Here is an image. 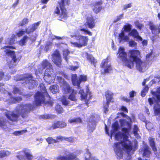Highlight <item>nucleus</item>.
<instances>
[{
  "label": "nucleus",
  "mask_w": 160,
  "mask_h": 160,
  "mask_svg": "<svg viewBox=\"0 0 160 160\" xmlns=\"http://www.w3.org/2000/svg\"><path fill=\"white\" fill-rule=\"evenodd\" d=\"M136 26L137 28L141 30L143 27V24L139 23V22H138L136 24Z\"/></svg>",
  "instance_id": "64"
},
{
  "label": "nucleus",
  "mask_w": 160,
  "mask_h": 160,
  "mask_svg": "<svg viewBox=\"0 0 160 160\" xmlns=\"http://www.w3.org/2000/svg\"><path fill=\"white\" fill-rule=\"evenodd\" d=\"M156 93L160 94V87L157 89L156 92H153L152 93L153 95L156 97L157 101L160 102V95L157 94Z\"/></svg>",
  "instance_id": "31"
},
{
  "label": "nucleus",
  "mask_w": 160,
  "mask_h": 160,
  "mask_svg": "<svg viewBox=\"0 0 160 160\" xmlns=\"http://www.w3.org/2000/svg\"><path fill=\"white\" fill-rule=\"evenodd\" d=\"M29 37L26 35L24 36L19 41V44L21 46L25 45Z\"/></svg>",
  "instance_id": "30"
},
{
  "label": "nucleus",
  "mask_w": 160,
  "mask_h": 160,
  "mask_svg": "<svg viewBox=\"0 0 160 160\" xmlns=\"http://www.w3.org/2000/svg\"><path fill=\"white\" fill-rule=\"evenodd\" d=\"M132 27V25L129 24L124 25L123 28L124 32H130L131 30Z\"/></svg>",
  "instance_id": "35"
},
{
  "label": "nucleus",
  "mask_w": 160,
  "mask_h": 160,
  "mask_svg": "<svg viewBox=\"0 0 160 160\" xmlns=\"http://www.w3.org/2000/svg\"><path fill=\"white\" fill-rule=\"evenodd\" d=\"M70 52L68 49H65L63 51V55L64 56L65 59L67 60V57L68 55L70 54Z\"/></svg>",
  "instance_id": "51"
},
{
  "label": "nucleus",
  "mask_w": 160,
  "mask_h": 160,
  "mask_svg": "<svg viewBox=\"0 0 160 160\" xmlns=\"http://www.w3.org/2000/svg\"><path fill=\"white\" fill-rule=\"evenodd\" d=\"M19 108L21 109L20 115L23 118H26L28 116V114L32 110L34 107L31 103L20 105Z\"/></svg>",
  "instance_id": "6"
},
{
  "label": "nucleus",
  "mask_w": 160,
  "mask_h": 160,
  "mask_svg": "<svg viewBox=\"0 0 160 160\" xmlns=\"http://www.w3.org/2000/svg\"><path fill=\"white\" fill-rule=\"evenodd\" d=\"M18 79L20 81H24L26 83H29L32 88L38 85L37 81L33 78L32 74L31 73H26L20 75Z\"/></svg>",
  "instance_id": "5"
},
{
  "label": "nucleus",
  "mask_w": 160,
  "mask_h": 160,
  "mask_svg": "<svg viewBox=\"0 0 160 160\" xmlns=\"http://www.w3.org/2000/svg\"><path fill=\"white\" fill-rule=\"evenodd\" d=\"M122 146L123 150L128 154L129 153L133 148L132 144L131 142H129L128 143L123 142Z\"/></svg>",
  "instance_id": "18"
},
{
  "label": "nucleus",
  "mask_w": 160,
  "mask_h": 160,
  "mask_svg": "<svg viewBox=\"0 0 160 160\" xmlns=\"http://www.w3.org/2000/svg\"><path fill=\"white\" fill-rule=\"evenodd\" d=\"M87 21L85 25L91 29L94 28L95 26V19L93 17H88L86 18Z\"/></svg>",
  "instance_id": "19"
},
{
  "label": "nucleus",
  "mask_w": 160,
  "mask_h": 160,
  "mask_svg": "<svg viewBox=\"0 0 160 160\" xmlns=\"http://www.w3.org/2000/svg\"><path fill=\"white\" fill-rule=\"evenodd\" d=\"M8 121L6 119L2 120L0 118V127L3 128L6 126V123Z\"/></svg>",
  "instance_id": "46"
},
{
  "label": "nucleus",
  "mask_w": 160,
  "mask_h": 160,
  "mask_svg": "<svg viewBox=\"0 0 160 160\" xmlns=\"http://www.w3.org/2000/svg\"><path fill=\"white\" fill-rule=\"evenodd\" d=\"M87 80V77L85 75H81L79 76L78 80L77 79L76 74H73L72 75V81L74 86H77L78 88H80V85L81 82H85Z\"/></svg>",
  "instance_id": "7"
},
{
  "label": "nucleus",
  "mask_w": 160,
  "mask_h": 160,
  "mask_svg": "<svg viewBox=\"0 0 160 160\" xmlns=\"http://www.w3.org/2000/svg\"><path fill=\"white\" fill-rule=\"evenodd\" d=\"M58 3L59 6L56 7L53 13L59 16V20L63 21L68 17V12L65 6L69 5L70 1V0H61L58 2Z\"/></svg>",
  "instance_id": "2"
},
{
  "label": "nucleus",
  "mask_w": 160,
  "mask_h": 160,
  "mask_svg": "<svg viewBox=\"0 0 160 160\" xmlns=\"http://www.w3.org/2000/svg\"><path fill=\"white\" fill-rule=\"evenodd\" d=\"M85 155V160H89L91 158V154L88 151L86 152Z\"/></svg>",
  "instance_id": "48"
},
{
  "label": "nucleus",
  "mask_w": 160,
  "mask_h": 160,
  "mask_svg": "<svg viewBox=\"0 0 160 160\" xmlns=\"http://www.w3.org/2000/svg\"><path fill=\"white\" fill-rule=\"evenodd\" d=\"M120 110L125 113H127L128 112L127 108L124 106H121V108H120Z\"/></svg>",
  "instance_id": "60"
},
{
  "label": "nucleus",
  "mask_w": 160,
  "mask_h": 160,
  "mask_svg": "<svg viewBox=\"0 0 160 160\" xmlns=\"http://www.w3.org/2000/svg\"><path fill=\"white\" fill-rule=\"evenodd\" d=\"M129 98H133L136 95V92L134 90H132L129 92Z\"/></svg>",
  "instance_id": "59"
},
{
  "label": "nucleus",
  "mask_w": 160,
  "mask_h": 160,
  "mask_svg": "<svg viewBox=\"0 0 160 160\" xmlns=\"http://www.w3.org/2000/svg\"><path fill=\"white\" fill-rule=\"evenodd\" d=\"M14 41L15 40L14 38H11L9 39V41H8V42L7 44L10 45H12L14 44Z\"/></svg>",
  "instance_id": "63"
},
{
  "label": "nucleus",
  "mask_w": 160,
  "mask_h": 160,
  "mask_svg": "<svg viewBox=\"0 0 160 160\" xmlns=\"http://www.w3.org/2000/svg\"><path fill=\"white\" fill-rule=\"evenodd\" d=\"M129 59L127 58V53L124 48L120 47L118 49V58L130 69L132 68L134 62L136 63V69L140 72H142L143 67H146L144 63L141 59L140 52L138 50L132 49L128 52Z\"/></svg>",
  "instance_id": "1"
},
{
  "label": "nucleus",
  "mask_w": 160,
  "mask_h": 160,
  "mask_svg": "<svg viewBox=\"0 0 160 160\" xmlns=\"http://www.w3.org/2000/svg\"><path fill=\"white\" fill-rule=\"evenodd\" d=\"M131 129L127 128H122V131L123 133H122V135L123 136H126V134L128 133L131 130Z\"/></svg>",
  "instance_id": "45"
},
{
  "label": "nucleus",
  "mask_w": 160,
  "mask_h": 160,
  "mask_svg": "<svg viewBox=\"0 0 160 160\" xmlns=\"http://www.w3.org/2000/svg\"><path fill=\"white\" fill-rule=\"evenodd\" d=\"M61 101L62 104L65 106L68 105L69 102L67 100L65 96H64L62 97Z\"/></svg>",
  "instance_id": "50"
},
{
  "label": "nucleus",
  "mask_w": 160,
  "mask_h": 160,
  "mask_svg": "<svg viewBox=\"0 0 160 160\" xmlns=\"http://www.w3.org/2000/svg\"><path fill=\"white\" fill-rule=\"evenodd\" d=\"M74 138L72 137L66 138L64 137V140H66L70 142H74Z\"/></svg>",
  "instance_id": "58"
},
{
  "label": "nucleus",
  "mask_w": 160,
  "mask_h": 160,
  "mask_svg": "<svg viewBox=\"0 0 160 160\" xmlns=\"http://www.w3.org/2000/svg\"><path fill=\"white\" fill-rule=\"evenodd\" d=\"M11 99L12 102L13 103H16L22 100V98L20 97H12Z\"/></svg>",
  "instance_id": "43"
},
{
  "label": "nucleus",
  "mask_w": 160,
  "mask_h": 160,
  "mask_svg": "<svg viewBox=\"0 0 160 160\" xmlns=\"http://www.w3.org/2000/svg\"><path fill=\"white\" fill-rule=\"evenodd\" d=\"M129 46L131 47H136L137 45V43L134 41L131 40L129 41Z\"/></svg>",
  "instance_id": "55"
},
{
  "label": "nucleus",
  "mask_w": 160,
  "mask_h": 160,
  "mask_svg": "<svg viewBox=\"0 0 160 160\" xmlns=\"http://www.w3.org/2000/svg\"><path fill=\"white\" fill-rule=\"evenodd\" d=\"M7 48L13 49H15V47L12 46H6L3 47L2 49H5L4 51L6 54L10 55L12 58L11 61L8 64V66L10 68H12L15 66L22 58L21 55L16 56L15 54V52L13 51H11L10 50L6 49Z\"/></svg>",
  "instance_id": "4"
},
{
  "label": "nucleus",
  "mask_w": 160,
  "mask_h": 160,
  "mask_svg": "<svg viewBox=\"0 0 160 160\" xmlns=\"http://www.w3.org/2000/svg\"><path fill=\"white\" fill-rule=\"evenodd\" d=\"M7 156L6 151L4 150L0 151V158H2Z\"/></svg>",
  "instance_id": "57"
},
{
  "label": "nucleus",
  "mask_w": 160,
  "mask_h": 160,
  "mask_svg": "<svg viewBox=\"0 0 160 160\" xmlns=\"http://www.w3.org/2000/svg\"><path fill=\"white\" fill-rule=\"evenodd\" d=\"M55 109L56 112L58 113H62L64 112V110L62 107L59 105H57L55 107Z\"/></svg>",
  "instance_id": "33"
},
{
  "label": "nucleus",
  "mask_w": 160,
  "mask_h": 160,
  "mask_svg": "<svg viewBox=\"0 0 160 160\" xmlns=\"http://www.w3.org/2000/svg\"><path fill=\"white\" fill-rule=\"evenodd\" d=\"M149 29L151 30L152 33H154L158 30L156 26L151 22H149Z\"/></svg>",
  "instance_id": "32"
},
{
  "label": "nucleus",
  "mask_w": 160,
  "mask_h": 160,
  "mask_svg": "<svg viewBox=\"0 0 160 160\" xmlns=\"http://www.w3.org/2000/svg\"><path fill=\"white\" fill-rule=\"evenodd\" d=\"M21 152L22 151L18 153V154L17 156V157L19 160H25V155L21 154Z\"/></svg>",
  "instance_id": "52"
},
{
  "label": "nucleus",
  "mask_w": 160,
  "mask_h": 160,
  "mask_svg": "<svg viewBox=\"0 0 160 160\" xmlns=\"http://www.w3.org/2000/svg\"><path fill=\"white\" fill-rule=\"evenodd\" d=\"M25 155L27 160H32L33 158V155L31 154L29 150L26 149H23L22 151Z\"/></svg>",
  "instance_id": "24"
},
{
  "label": "nucleus",
  "mask_w": 160,
  "mask_h": 160,
  "mask_svg": "<svg viewBox=\"0 0 160 160\" xmlns=\"http://www.w3.org/2000/svg\"><path fill=\"white\" fill-rule=\"evenodd\" d=\"M79 93L81 95V100H85V104L87 105H88V102L92 97L91 93L89 92H87L85 94L83 89H80L79 92Z\"/></svg>",
  "instance_id": "14"
},
{
  "label": "nucleus",
  "mask_w": 160,
  "mask_h": 160,
  "mask_svg": "<svg viewBox=\"0 0 160 160\" xmlns=\"http://www.w3.org/2000/svg\"><path fill=\"white\" fill-rule=\"evenodd\" d=\"M40 89L42 92L39 91H37L34 95V104L37 106L41 105L42 104H44L46 103L45 97L44 94H46L49 98L50 97L48 92L44 85L42 83L39 84Z\"/></svg>",
  "instance_id": "3"
},
{
  "label": "nucleus",
  "mask_w": 160,
  "mask_h": 160,
  "mask_svg": "<svg viewBox=\"0 0 160 160\" xmlns=\"http://www.w3.org/2000/svg\"><path fill=\"white\" fill-rule=\"evenodd\" d=\"M127 118L129 121H127L125 119H123L119 120V122H120L121 125L122 126H125V124L126 125L127 128L129 129H131L132 124V119L129 117L128 116Z\"/></svg>",
  "instance_id": "20"
},
{
  "label": "nucleus",
  "mask_w": 160,
  "mask_h": 160,
  "mask_svg": "<svg viewBox=\"0 0 160 160\" xmlns=\"http://www.w3.org/2000/svg\"><path fill=\"white\" fill-rule=\"evenodd\" d=\"M77 40L78 42H72L71 43L75 47L80 48L87 45L88 39V37L82 35H79Z\"/></svg>",
  "instance_id": "8"
},
{
  "label": "nucleus",
  "mask_w": 160,
  "mask_h": 160,
  "mask_svg": "<svg viewBox=\"0 0 160 160\" xmlns=\"http://www.w3.org/2000/svg\"><path fill=\"white\" fill-rule=\"evenodd\" d=\"M28 22V20L27 18H23L21 22L19 24V26H22L24 25L27 24Z\"/></svg>",
  "instance_id": "47"
},
{
  "label": "nucleus",
  "mask_w": 160,
  "mask_h": 160,
  "mask_svg": "<svg viewBox=\"0 0 160 160\" xmlns=\"http://www.w3.org/2000/svg\"><path fill=\"white\" fill-rule=\"evenodd\" d=\"M139 128L136 125H134L133 126V132L134 136H138L139 134L138 132L139 131Z\"/></svg>",
  "instance_id": "41"
},
{
  "label": "nucleus",
  "mask_w": 160,
  "mask_h": 160,
  "mask_svg": "<svg viewBox=\"0 0 160 160\" xmlns=\"http://www.w3.org/2000/svg\"><path fill=\"white\" fill-rule=\"evenodd\" d=\"M118 156V158L119 159L122 158L123 157V152L121 150H116L115 151Z\"/></svg>",
  "instance_id": "42"
},
{
  "label": "nucleus",
  "mask_w": 160,
  "mask_h": 160,
  "mask_svg": "<svg viewBox=\"0 0 160 160\" xmlns=\"http://www.w3.org/2000/svg\"><path fill=\"white\" fill-rule=\"evenodd\" d=\"M77 157L76 154L73 153H70L66 156H59L56 158V160H74Z\"/></svg>",
  "instance_id": "16"
},
{
  "label": "nucleus",
  "mask_w": 160,
  "mask_h": 160,
  "mask_svg": "<svg viewBox=\"0 0 160 160\" xmlns=\"http://www.w3.org/2000/svg\"><path fill=\"white\" fill-rule=\"evenodd\" d=\"M128 34L129 36L133 37L134 38H136L138 41H142V38L139 36L138 32L135 29H133Z\"/></svg>",
  "instance_id": "21"
},
{
  "label": "nucleus",
  "mask_w": 160,
  "mask_h": 160,
  "mask_svg": "<svg viewBox=\"0 0 160 160\" xmlns=\"http://www.w3.org/2000/svg\"><path fill=\"white\" fill-rule=\"evenodd\" d=\"M76 94V92L75 91H74V92L71 93L69 96L68 98L72 101H76L77 100L75 96V94Z\"/></svg>",
  "instance_id": "38"
},
{
  "label": "nucleus",
  "mask_w": 160,
  "mask_h": 160,
  "mask_svg": "<svg viewBox=\"0 0 160 160\" xmlns=\"http://www.w3.org/2000/svg\"><path fill=\"white\" fill-rule=\"evenodd\" d=\"M27 130H22L21 131H15L13 132V134L17 136L22 134L23 133L26 132Z\"/></svg>",
  "instance_id": "49"
},
{
  "label": "nucleus",
  "mask_w": 160,
  "mask_h": 160,
  "mask_svg": "<svg viewBox=\"0 0 160 160\" xmlns=\"http://www.w3.org/2000/svg\"><path fill=\"white\" fill-rule=\"evenodd\" d=\"M149 144L155 154L157 153V149L156 146V143L154 138H150L149 139Z\"/></svg>",
  "instance_id": "22"
},
{
  "label": "nucleus",
  "mask_w": 160,
  "mask_h": 160,
  "mask_svg": "<svg viewBox=\"0 0 160 160\" xmlns=\"http://www.w3.org/2000/svg\"><path fill=\"white\" fill-rule=\"evenodd\" d=\"M41 65L43 69H45L47 68L51 67L52 66L51 63L47 60H43Z\"/></svg>",
  "instance_id": "29"
},
{
  "label": "nucleus",
  "mask_w": 160,
  "mask_h": 160,
  "mask_svg": "<svg viewBox=\"0 0 160 160\" xmlns=\"http://www.w3.org/2000/svg\"><path fill=\"white\" fill-rule=\"evenodd\" d=\"M53 72V70L52 67L50 68H48L45 70L44 73V77L46 78L51 77Z\"/></svg>",
  "instance_id": "26"
},
{
  "label": "nucleus",
  "mask_w": 160,
  "mask_h": 160,
  "mask_svg": "<svg viewBox=\"0 0 160 160\" xmlns=\"http://www.w3.org/2000/svg\"><path fill=\"white\" fill-rule=\"evenodd\" d=\"M50 89L53 93H55L58 91V87L57 84L52 85L50 87Z\"/></svg>",
  "instance_id": "36"
},
{
  "label": "nucleus",
  "mask_w": 160,
  "mask_h": 160,
  "mask_svg": "<svg viewBox=\"0 0 160 160\" xmlns=\"http://www.w3.org/2000/svg\"><path fill=\"white\" fill-rule=\"evenodd\" d=\"M39 24V22L35 23L32 24L31 27H28V28H26L25 31L22 30H19L16 33V35L19 37H21L24 35L25 33L29 34L33 32L38 27Z\"/></svg>",
  "instance_id": "9"
},
{
  "label": "nucleus",
  "mask_w": 160,
  "mask_h": 160,
  "mask_svg": "<svg viewBox=\"0 0 160 160\" xmlns=\"http://www.w3.org/2000/svg\"><path fill=\"white\" fill-rule=\"evenodd\" d=\"M118 39L120 42L122 41L128 42L129 40V38L127 36H125L124 31H122L119 34Z\"/></svg>",
  "instance_id": "25"
},
{
  "label": "nucleus",
  "mask_w": 160,
  "mask_h": 160,
  "mask_svg": "<svg viewBox=\"0 0 160 160\" xmlns=\"http://www.w3.org/2000/svg\"><path fill=\"white\" fill-rule=\"evenodd\" d=\"M139 152L142 154V156L149 158L152 154V152L148 145L144 144L139 149Z\"/></svg>",
  "instance_id": "11"
},
{
  "label": "nucleus",
  "mask_w": 160,
  "mask_h": 160,
  "mask_svg": "<svg viewBox=\"0 0 160 160\" xmlns=\"http://www.w3.org/2000/svg\"><path fill=\"white\" fill-rule=\"evenodd\" d=\"M154 112L155 115H160V105L157 104L154 107Z\"/></svg>",
  "instance_id": "34"
},
{
  "label": "nucleus",
  "mask_w": 160,
  "mask_h": 160,
  "mask_svg": "<svg viewBox=\"0 0 160 160\" xmlns=\"http://www.w3.org/2000/svg\"><path fill=\"white\" fill-rule=\"evenodd\" d=\"M113 93L109 90L105 92V96L106 99V102L105 105H104L103 108L104 112H106L108 111V108L109 107V103L110 102H113Z\"/></svg>",
  "instance_id": "10"
},
{
  "label": "nucleus",
  "mask_w": 160,
  "mask_h": 160,
  "mask_svg": "<svg viewBox=\"0 0 160 160\" xmlns=\"http://www.w3.org/2000/svg\"><path fill=\"white\" fill-rule=\"evenodd\" d=\"M108 58L104 59L102 62L100 67L102 68H104L103 72H102V74H105L106 73H109L112 70V66L110 64L107 65L105 68V66L106 64H107L108 62Z\"/></svg>",
  "instance_id": "13"
},
{
  "label": "nucleus",
  "mask_w": 160,
  "mask_h": 160,
  "mask_svg": "<svg viewBox=\"0 0 160 160\" xmlns=\"http://www.w3.org/2000/svg\"><path fill=\"white\" fill-rule=\"evenodd\" d=\"M102 4V2L101 1L96 2L94 5V8L93 9V10L96 13H98L100 12L101 10V8L100 7L97 8V6H100Z\"/></svg>",
  "instance_id": "27"
},
{
  "label": "nucleus",
  "mask_w": 160,
  "mask_h": 160,
  "mask_svg": "<svg viewBox=\"0 0 160 160\" xmlns=\"http://www.w3.org/2000/svg\"><path fill=\"white\" fill-rule=\"evenodd\" d=\"M52 61L54 63L58 66H59L61 64V58L59 52L58 50H56L52 55Z\"/></svg>",
  "instance_id": "15"
},
{
  "label": "nucleus",
  "mask_w": 160,
  "mask_h": 160,
  "mask_svg": "<svg viewBox=\"0 0 160 160\" xmlns=\"http://www.w3.org/2000/svg\"><path fill=\"white\" fill-rule=\"evenodd\" d=\"M64 137H63L61 136H59L56 137V141H57V143L59 142L60 141L64 140Z\"/></svg>",
  "instance_id": "61"
},
{
  "label": "nucleus",
  "mask_w": 160,
  "mask_h": 160,
  "mask_svg": "<svg viewBox=\"0 0 160 160\" xmlns=\"http://www.w3.org/2000/svg\"><path fill=\"white\" fill-rule=\"evenodd\" d=\"M122 135V134L120 132L116 133L115 136V139L117 140H119L121 138Z\"/></svg>",
  "instance_id": "56"
},
{
  "label": "nucleus",
  "mask_w": 160,
  "mask_h": 160,
  "mask_svg": "<svg viewBox=\"0 0 160 160\" xmlns=\"http://www.w3.org/2000/svg\"><path fill=\"white\" fill-rule=\"evenodd\" d=\"M79 30L81 31L84 32L86 34H88L90 36L92 35V33L90 31H88V30L84 28H81L79 29Z\"/></svg>",
  "instance_id": "54"
},
{
  "label": "nucleus",
  "mask_w": 160,
  "mask_h": 160,
  "mask_svg": "<svg viewBox=\"0 0 160 160\" xmlns=\"http://www.w3.org/2000/svg\"><path fill=\"white\" fill-rule=\"evenodd\" d=\"M4 115L9 120L12 122H17L20 116L18 113H15L14 111H10L5 112Z\"/></svg>",
  "instance_id": "12"
},
{
  "label": "nucleus",
  "mask_w": 160,
  "mask_h": 160,
  "mask_svg": "<svg viewBox=\"0 0 160 160\" xmlns=\"http://www.w3.org/2000/svg\"><path fill=\"white\" fill-rule=\"evenodd\" d=\"M112 128L114 131H117L119 129V127L118 121L115 122L112 125Z\"/></svg>",
  "instance_id": "39"
},
{
  "label": "nucleus",
  "mask_w": 160,
  "mask_h": 160,
  "mask_svg": "<svg viewBox=\"0 0 160 160\" xmlns=\"http://www.w3.org/2000/svg\"><path fill=\"white\" fill-rule=\"evenodd\" d=\"M46 141L49 144L57 143V141L51 137H48L46 139Z\"/></svg>",
  "instance_id": "40"
},
{
  "label": "nucleus",
  "mask_w": 160,
  "mask_h": 160,
  "mask_svg": "<svg viewBox=\"0 0 160 160\" xmlns=\"http://www.w3.org/2000/svg\"><path fill=\"white\" fill-rule=\"evenodd\" d=\"M12 92L14 94H20L21 93L20 90L19 88L14 87L13 88Z\"/></svg>",
  "instance_id": "53"
},
{
  "label": "nucleus",
  "mask_w": 160,
  "mask_h": 160,
  "mask_svg": "<svg viewBox=\"0 0 160 160\" xmlns=\"http://www.w3.org/2000/svg\"><path fill=\"white\" fill-rule=\"evenodd\" d=\"M68 122L70 123H82V120L80 117H77L69 119Z\"/></svg>",
  "instance_id": "28"
},
{
  "label": "nucleus",
  "mask_w": 160,
  "mask_h": 160,
  "mask_svg": "<svg viewBox=\"0 0 160 160\" xmlns=\"http://www.w3.org/2000/svg\"><path fill=\"white\" fill-rule=\"evenodd\" d=\"M123 142L121 141L118 142H116L114 143L113 148L114 150L115 151L116 150H120L121 149V148L120 146V144H122Z\"/></svg>",
  "instance_id": "37"
},
{
  "label": "nucleus",
  "mask_w": 160,
  "mask_h": 160,
  "mask_svg": "<svg viewBox=\"0 0 160 160\" xmlns=\"http://www.w3.org/2000/svg\"><path fill=\"white\" fill-rule=\"evenodd\" d=\"M63 90L68 93H72L74 92V90L70 86L68 82L65 81L63 82Z\"/></svg>",
  "instance_id": "23"
},
{
  "label": "nucleus",
  "mask_w": 160,
  "mask_h": 160,
  "mask_svg": "<svg viewBox=\"0 0 160 160\" xmlns=\"http://www.w3.org/2000/svg\"><path fill=\"white\" fill-rule=\"evenodd\" d=\"M67 124L63 121H58L54 122L52 125L51 128L53 129L56 128H63L66 127Z\"/></svg>",
  "instance_id": "17"
},
{
  "label": "nucleus",
  "mask_w": 160,
  "mask_h": 160,
  "mask_svg": "<svg viewBox=\"0 0 160 160\" xmlns=\"http://www.w3.org/2000/svg\"><path fill=\"white\" fill-rule=\"evenodd\" d=\"M133 99H128L127 98L125 97H122L121 98V100H123L127 102H131L132 100Z\"/></svg>",
  "instance_id": "62"
},
{
  "label": "nucleus",
  "mask_w": 160,
  "mask_h": 160,
  "mask_svg": "<svg viewBox=\"0 0 160 160\" xmlns=\"http://www.w3.org/2000/svg\"><path fill=\"white\" fill-rule=\"evenodd\" d=\"M87 58V59L91 62V64H94L97 62V61L92 56L88 55Z\"/></svg>",
  "instance_id": "44"
}]
</instances>
